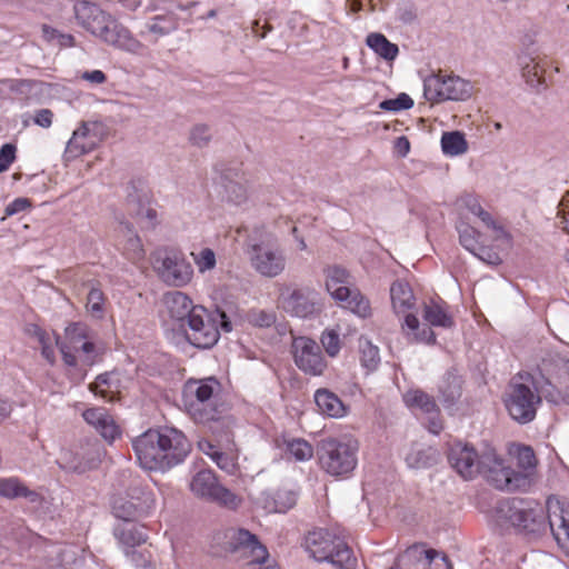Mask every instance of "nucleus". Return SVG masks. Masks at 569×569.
I'll return each instance as SVG.
<instances>
[{"label": "nucleus", "instance_id": "1", "mask_svg": "<svg viewBox=\"0 0 569 569\" xmlns=\"http://www.w3.org/2000/svg\"><path fill=\"white\" fill-rule=\"evenodd\" d=\"M499 511L521 531L539 535L549 528L559 547L569 556V506L549 498L546 508L538 503L513 501L503 505Z\"/></svg>", "mask_w": 569, "mask_h": 569}, {"label": "nucleus", "instance_id": "2", "mask_svg": "<svg viewBox=\"0 0 569 569\" xmlns=\"http://www.w3.org/2000/svg\"><path fill=\"white\" fill-rule=\"evenodd\" d=\"M140 466L147 470H166L189 452L184 436L176 429L148 430L133 441Z\"/></svg>", "mask_w": 569, "mask_h": 569}, {"label": "nucleus", "instance_id": "3", "mask_svg": "<svg viewBox=\"0 0 569 569\" xmlns=\"http://www.w3.org/2000/svg\"><path fill=\"white\" fill-rule=\"evenodd\" d=\"M74 14L86 30L104 43L131 53H139L142 50V43L98 6L79 1L74 4Z\"/></svg>", "mask_w": 569, "mask_h": 569}, {"label": "nucleus", "instance_id": "4", "mask_svg": "<svg viewBox=\"0 0 569 569\" xmlns=\"http://www.w3.org/2000/svg\"><path fill=\"white\" fill-rule=\"evenodd\" d=\"M64 365L77 367L78 365L92 366L102 355L103 345L89 330L86 325L74 322L64 328L61 338L56 339Z\"/></svg>", "mask_w": 569, "mask_h": 569}, {"label": "nucleus", "instance_id": "5", "mask_svg": "<svg viewBox=\"0 0 569 569\" xmlns=\"http://www.w3.org/2000/svg\"><path fill=\"white\" fill-rule=\"evenodd\" d=\"M303 549L316 561L329 562L338 569H355L357 566L349 547L325 529L309 531L303 540Z\"/></svg>", "mask_w": 569, "mask_h": 569}, {"label": "nucleus", "instance_id": "6", "mask_svg": "<svg viewBox=\"0 0 569 569\" xmlns=\"http://www.w3.org/2000/svg\"><path fill=\"white\" fill-rule=\"evenodd\" d=\"M219 390V382L213 378L190 379L183 388V403L190 417L199 423L220 420V412L212 406V398Z\"/></svg>", "mask_w": 569, "mask_h": 569}, {"label": "nucleus", "instance_id": "7", "mask_svg": "<svg viewBox=\"0 0 569 569\" xmlns=\"http://www.w3.org/2000/svg\"><path fill=\"white\" fill-rule=\"evenodd\" d=\"M322 272L325 290L335 301L360 317H367L370 313L369 301L357 289L349 286L350 274L346 268L328 264Z\"/></svg>", "mask_w": 569, "mask_h": 569}, {"label": "nucleus", "instance_id": "8", "mask_svg": "<svg viewBox=\"0 0 569 569\" xmlns=\"http://www.w3.org/2000/svg\"><path fill=\"white\" fill-rule=\"evenodd\" d=\"M229 332L231 325L227 320L226 313L221 311L208 312L199 307L190 315L184 328L187 340L198 348H210L214 346L219 339L218 326Z\"/></svg>", "mask_w": 569, "mask_h": 569}, {"label": "nucleus", "instance_id": "9", "mask_svg": "<svg viewBox=\"0 0 569 569\" xmlns=\"http://www.w3.org/2000/svg\"><path fill=\"white\" fill-rule=\"evenodd\" d=\"M390 298L393 311L403 317V328L408 329L416 340L433 342V331L425 327L420 329V319L412 312L416 297L411 287L401 280L393 282L390 288Z\"/></svg>", "mask_w": 569, "mask_h": 569}, {"label": "nucleus", "instance_id": "10", "mask_svg": "<svg viewBox=\"0 0 569 569\" xmlns=\"http://www.w3.org/2000/svg\"><path fill=\"white\" fill-rule=\"evenodd\" d=\"M247 252L251 267L264 278L279 277L287 268V257L283 249L269 238L261 241L249 239Z\"/></svg>", "mask_w": 569, "mask_h": 569}, {"label": "nucleus", "instance_id": "11", "mask_svg": "<svg viewBox=\"0 0 569 569\" xmlns=\"http://www.w3.org/2000/svg\"><path fill=\"white\" fill-rule=\"evenodd\" d=\"M473 84L456 74H430L423 80V93L428 101H466L473 94Z\"/></svg>", "mask_w": 569, "mask_h": 569}, {"label": "nucleus", "instance_id": "12", "mask_svg": "<svg viewBox=\"0 0 569 569\" xmlns=\"http://www.w3.org/2000/svg\"><path fill=\"white\" fill-rule=\"evenodd\" d=\"M358 445L355 441L327 439L321 442L319 461L321 468L331 476H345L357 466Z\"/></svg>", "mask_w": 569, "mask_h": 569}, {"label": "nucleus", "instance_id": "13", "mask_svg": "<svg viewBox=\"0 0 569 569\" xmlns=\"http://www.w3.org/2000/svg\"><path fill=\"white\" fill-rule=\"evenodd\" d=\"M189 489L197 498L230 510H236L242 505V498L220 485L216 475L208 469L199 470L191 477Z\"/></svg>", "mask_w": 569, "mask_h": 569}, {"label": "nucleus", "instance_id": "14", "mask_svg": "<svg viewBox=\"0 0 569 569\" xmlns=\"http://www.w3.org/2000/svg\"><path fill=\"white\" fill-rule=\"evenodd\" d=\"M277 305L286 312L299 318L311 317L320 310L317 295L313 291L291 283L279 286Z\"/></svg>", "mask_w": 569, "mask_h": 569}, {"label": "nucleus", "instance_id": "15", "mask_svg": "<svg viewBox=\"0 0 569 569\" xmlns=\"http://www.w3.org/2000/svg\"><path fill=\"white\" fill-rule=\"evenodd\" d=\"M154 506L156 498L152 491L132 487L113 499L112 510L116 517L130 521L148 515Z\"/></svg>", "mask_w": 569, "mask_h": 569}, {"label": "nucleus", "instance_id": "16", "mask_svg": "<svg viewBox=\"0 0 569 569\" xmlns=\"http://www.w3.org/2000/svg\"><path fill=\"white\" fill-rule=\"evenodd\" d=\"M102 452L98 445L92 442L73 443L60 449L57 462L67 471L84 473L98 468Z\"/></svg>", "mask_w": 569, "mask_h": 569}, {"label": "nucleus", "instance_id": "17", "mask_svg": "<svg viewBox=\"0 0 569 569\" xmlns=\"http://www.w3.org/2000/svg\"><path fill=\"white\" fill-rule=\"evenodd\" d=\"M153 268L158 276L169 286L184 287L193 278V268L182 253L176 251L157 252Z\"/></svg>", "mask_w": 569, "mask_h": 569}, {"label": "nucleus", "instance_id": "18", "mask_svg": "<svg viewBox=\"0 0 569 569\" xmlns=\"http://www.w3.org/2000/svg\"><path fill=\"white\" fill-rule=\"evenodd\" d=\"M539 402L540 397L526 383H513L505 397L509 416L520 423H527L535 418Z\"/></svg>", "mask_w": 569, "mask_h": 569}, {"label": "nucleus", "instance_id": "19", "mask_svg": "<svg viewBox=\"0 0 569 569\" xmlns=\"http://www.w3.org/2000/svg\"><path fill=\"white\" fill-rule=\"evenodd\" d=\"M109 134L108 127L100 121H83L72 132L66 148L68 159L94 150Z\"/></svg>", "mask_w": 569, "mask_h": 569}, {"label": "nucleus", "instance_id": "20", "mask_svg": "<svg viewBox=\"0 0 569 569\" xmlns=\"http://www.w3.org/2000/svg\"><path fill=\"white\" fill-rule=\"evenodd\" d=\"M224 549L230 552L242 551L251 557L252 563H264L269 553L257 537L243 528H229L222 533Z\"/></svg>", "mask_w": 569, "mask_h": 569}, {"label": "nucleus", "instance_id": "21", "mask_svg": "<svg viewBox=\"0 0 569 569\" xmlns=\"http://www.w3.org/2000/svg\"><path fill=\"white\" fill-rule=\"evenodd\" d=\"M295 363L299 369L312 376H320L327 368V362L318 343L307 337H298L292 342Z\"/></svg>", "mask_w": 569, "mask_h": 569}, {"label": "nucleus", "instance_id": "22", "mask_svg": "<svg viewBox=\"0 0 569 569\" xmlns=\"http://www.w3.org/2000/svg\"><path fill=\"white\" fill-rule=\"evenodd\" d=\"M391 569H451L447 558L421 546L408 548Z\"/></svg>", "mask_w": 569, "mask_h": 569}, {"label": "nucleus", "instance_id": "23", "mask_svg": "<svg viewBox=\"0 0 569 569\" xmlns=\"http://www.w3.org/2000/svg\"><path fill=\"white\" fill-rule=\"evenodd\" d=\"M482 465L488 467L489 480L496 488L501 490L526 489L525 478H519L516 470L506 466L496 452L485 456Z\"/></svg>", "mask_w": 569, "mask_h": 569}, {"label": "nucleus", "instance_id": "24", "mask_svg": "<svg viewBox=\"0 0 569 569\" xmlns=\"http://www.w3.org/2000/svg\"><path fill=\"white\" fill-rule=\"evenodd\" d=\"M449 461L457 472L466 478H473L480 470V461L475 449L466 443H455L449 452Z\"/></svg>", "mask_w": 569, "mask_h": 569}, {"label": "nucleus", "instance_id": "25", "mask_svg": "<svg viewBox=\"0 0 569 569\" xmlns=\"http://www.w3.org/2000/svg\"><path fill=\"white\" fill-rule=\"evenodd\" d=\"M509 453L516 461V473L519 478H525L526 488L530 487L537 475V459L533 450L527 446L513 445L510 447Z\"/></svg>", "mask_w": 569, "mask_h": 569}, {"label": "nucleus", "instance_id": "26", "mask_svg": "<svg viewBox=\"0 0 569 569\" xmlns=\"http://www.w3.org/2000/svg\"><path fill=\"white\" fill-rule=\"evenodd\" d=\"M82 416L106 440L113 441L120 435L116 421L103 408L88 409Z\"/></svg>", "mask_w": 569, "mask_h": 569}, {"label": "nucleus", "instance_id": "27", "mask_svg": "<svg viewBox=\"0 0 569 569\" xmlns=\"http://www.w3.org/2000/svg\"><path fill=\"white\" fill-rule=\"evenodd\" d=\"M521 74L530 87H539L545 83L546 68L543 60L532 53H522L519 56Z\"/></svg>", "mask_w": 569, "mask_h": 569}, {"label": "nucleus", "instance_id": "28", "mask_svg": "<svg viewBox=\"0 0 569 569\" xmlns=\"http://www.w3.org/2000/svg\"><path fill=\"white\" fill-rule=\"evenodd\" d=\"M163 303L168 315L177 320L181 321L182 325H186L188 318L193 310L198 307H193L191 300L182 292L174 291L164 296Z\"/></svg>", "mask_w": 569, "mask_h": 569}, {"label": "nucleus", "instance_id": "29", "mask_svg": "<svg viewBox=\"0 0 569 569\" xmlns=\"http://www.w3.org/2000/svg\"><path fill=\"white\" fill-rule=\"evenodd\" d=\"M421 315L420 329L425 327L432 331L431 327L450 328L453 325L451 316L435 301L423 303Z\"/></svg>", "mask_w": 569, "mask_h": 569}, {"label": "nucleus", "instance_id": "30", "mask_svg": "<svg viewBox=\"0 0 569 569\" xmlns=\"http://www.w3.org/2000/svg\"><path fill=\"white\" fill-rule=\"evenodd\" d=\"M122 382L120 373L112 371L98 376L96 380L90 383L89 389L93 393L112 401L116 398V395L120 392Z\"/></svg>", "mask_w": 569, "mask_h": 569}, {"label": "nucleus", "instance_id": "31", "mask_svg": "<svg viewBox=\"0 0 569 569\" xmlns=\"http://www.w3.org/2000/svg\"><path fill=\"white\" fill-rule=\"evenodd\" d=\"M199 450L209 457L220 469L227 472H233L237 467V458L232 453L221 451L209 440L198 442Z\"/></svg>", "mask_w": 569, "mask_h": 569}, {"label": "nucleus", "instance_id": "32", "mask_svg": "<svg viewBox=\"0 0 569 569\" xmlns=\"http://www.w3.org/2000/svg\"><path fill=\"white\" fill-rule=\"evenodd\" d=\"M405 461L410 469L421 470L436 463L437 453L431 448L413 445L405 453Z\"/></svg>", "mask_w": 569, "mask_h": 569}, {"label": "nucleus", "instance_id": "33", "mask_svg": "<svg viewBox=\"0 0 569 569\" xmlns=\"http://www.w3.org/2000/svg\"><path fill=\"white\" fill-rule=\"evenodd\" d=\"M319 410L331 418H342L347 413L343 402L332 392L318 390L315 396Z\"/></svg>", "mask_w": 569, "mask_h": 569}, {"label": "nucleus", "instance_id": "34", "mask_svg": "<svg viewBox=\"0 0 569 569\" xmlns=\"http://www.w3.org/2000/svg\"><path fill=\"white\" fill-rule=\"evenodd\" d=\"M0 497L6 499L27 498L31 502L39 499L37 492L30 490L17 478L0 479Z\"/></svg>", "mask_w": 569, "mask_h": 569}, {"label": "nucleus", "instance_id": "35", "mask_svg": "<svg viewBox=\"0 0 569 569\" xmlns=\"http://www.w3.org/2000/svg\"><path fill=\"white\" fill-rule=\"evenodd\" d=\"M442 152L449 157H458L468 152L469 143L461 131L445 132L440 140Z\"/></svg>", "mask_w": 569, "mask_h": 569}, {"label": "nucleus", "instance_id": "36", "mask_svg": "<svg viewBox=\"0 0 569 569\" xmlns=\"http://www.w3.org/2000/svg\"><path fill=\"white\" fill-rule=\"evenodd\" d=\"M366 43L375 53L387 61L395 60L399 53L398 46L378 32L369 33Z\"/></svg>", "mask_w": 569, "mask_h": 569}, {"label": "nucleus", "instance_id": "37", "mask_svg": "<svg viewBox=\"0 0 569 569\" xmlns=\"http://www.w3.org/2000/svg\"><path fill=\"white\" fill-rule=\"evenodd\" d=\"M320 342L329 357H337L343 347L341 326L335 325L326 328L321 333Z\"/></svg>", "mask_w": 569, "mask_h": 569}, {"label": "nucleus", "instance_id": "38", "mask_svg": "<svg viewBox=\"0 0 569 569\" xmlns=\"http://www.w3.org/2000/svg\"><path fill=\"white\" fill-rule=\"evenodd\" d=\"M224 202L233 207H242L249 200V192L246 184L239 181H228L221 193Z\"/></svg>", "mask_w": 569, "mask_h": 569}, {"label": "nucleus", "instance_id": "39", "mask_svg": "<svg viewBox=\"0 0 569 569\" xmlns=\"http://www.w3.org/2000/svg\"><path fill=\"white\" fill-rule=\"evenodd\" d=\"M406 406L412 410L432 412L436 408L435 401L420 389H409L402 396Z\"/></svg>", "mask_w": 569, "mask_h": 569}, {"label": "nucleus", "instance_id": "40", "mask_svg": "<svg viewBox=\"0 0 569 569\" xmlns=\"http://www.w3.org/2000/svg\"><path fill=\"white\" fill-rule=\"evenodd\" d=\"M458 232L460 243L471 252H475L479 244H486L483 231H478L476 227L467 222L459 224Z\"/></svg>", "mask_w": 569, "mask_h": 569}, {"label": "nucleus", "instance_id": "41", "mask_svg": "<svg viewBox=\"0 0 569 569\" xmlns=\"http://www.w3.org/2000/svg\"><path fill=\"white\" fill-rule=\"evenodd\" d=\"M190 256L198 272L201 274L210 272L217 267V254L214 250L209 247H202L197 251H192Z\"/></svg>", "mask_w": 569, "mask_h": 569}, {"label": "nucleus", "instance_id": "42", "mask_svg": "<svg viewBox=\"0 0 569 569\" xmlns=\"http://www.w3.org/2000/svg\"><path fill=\"white\" fill-rule=\"evenodd\" d=\"M359 350L361 365L369 371L377 369L380 362V353L378 347L375 346L368 338H360Z\"/></svg>", "mask_w": 569, "mask_h": 569}, {"label": "nucleus", "instance_id": "43", "mask_svg": "<svg viewBox=\"0 0 569 569\" xmlns=\"http://www.w3.org/2000/svg\"><path fill=\"white\" fill-rule=\"evenodd\" d=\"M106 298L99 288H91L86 302V312L92 319L100 320L104 317Z\"/></svg>", "mask_w": 569, "mask_h": 569}, {"label": "nucleus", "instance_id": "44", "mask_svg": "<svg viewBox=\"0 0 569 569\" xmlns=\"http://www.w3.org/2000/svg\"><path fill=\"white\" fill-rule=\"evenodd\" d=\"M284 443L286 453L297 461H307L313 456L312 447L303 439H289Z\"/></svg>", "mask_w": 569, "mask_h": 569}, {"label": "nucleus", "instance_id": "45", "mask_svg": "<svg viewBox=\"0 0 569 569\" xmlns=\"http://www.w3.org/2000/svg\"><path fill=\"white\" fill-rule=\"evenodd\" d=\"M211 130L207 124H194L189 132V141L198 147L203 148L211 141Z\"/></svg>", "mask_w": 569, "mask_h": 569}, {"label": "nucleus", "instance_id": "46", "mask_svg": "<svg viewBox=\"0 0 569 569\" xmlns=\"http://www.w3.org/2000/svg\"><path fill=\"white\" fill-rule=\"evenodd\" d=\"M482 228H483L486 243L488 242V239H491V240L498 242L497 246H503V244L509 243L507 232L502 228L498 227L492 221L491 218L489 221L482 223Z\"/></svg>", "mask_w": 569, "mask_h": 569}, {"label": "nucleus", "instance_id": "47", "mask_svg": "<svg viewBox=\"0 0 569 569\" xmlns=\"http://www.w3.org/2000/svg\"><path fill=\"white\" fill-rule=\"evenodd\" d=\"M296 501L297 498L295 492L290 490H279L273 497L272 510L274 512H286L296 505Z\"/></svg>", "mask_w": 569, "mask_h": 569}, {"label": "nucleus", "instance_id": "48", "mask_svg": "<svg viewBox=\"0 0 569 569\" xmlns=\"http://www.w3.org/2000/svg\"><path fill=\"white\" fill-rule=\"evenodd\" d=\"M460 204L466 208L472 216L478 218L481 223L490 220V214L483 210L479 200L473 196L467 194L460 199Z\"/></svg>", "mask_w": 569, "mask_h": 569}, {"label": "nucleus", "instance_id": "49", "mask_svg": "<svg viewBox=\"0 0 569 569\" xmlns=\"http://www.w3.org/2000/svg\"><path fill=\"white\" fill-rule=\"evenodd\" d=\"M413 106V100L406 93H400L395 99H389L380 102L379 108L388 111H400L410 109Z\"/></svg>", "mask_w": 569, "mask_h": 569}, {"label": "nucleus", "instance_id": "50", "mask_svg": "<svg viewBox=\"0 0 569 569\" xmlns=\"http://www.w3.org/2000/svg\"><path fill=\"white\" fill-rule=\"evenodd\" d=\"M124 250L129 258L137 262L144 257V249L139 236L131 233L124 244Z\"/></svg>", "mask_w": 569, "mask_h": 569}, {"label": "nucleus", "instance_id": "51", "mask_svg": "<svg viewBox=\"0 0 569 569\" xmlns=\"http://www.w3.org/2000/svg\"><path fill=\"white\" fill-rule=\"evenodd\" d=\"M53 118L54 114L50 109H38L32 116L23 119V124L26 127L29 126V120L31 119L34 124L48 129L52 126Z\"/></svg>", "mask_w": 569, "mask_h": 569}, {"label": "nucleus", "instance_id": "52", "mask_svg": "<svg viewBox=\"0 0 569 569\" xmlns=\"http://www.w3.org/2000/svg\"><path fill=\"white\" fill-rule=\"evenodd\" d=\"M556 223L569 234V193L563 196L558 204Z\"/></svg>", "mask_w": 569, "mask_h": 569}, {"label": "nucleus", "instance_id": "53", "mask_svg": "<svg viewBox=\"0 0 569 569\" xmlns=\"http://www.w3.org/2000/svg\"><path fill=\"white\" fill-rule=\"evenodd\" d=\"M57 338L58 337L52 338L47 331H44V333L41 336V338H39L37 341L41 347V355L50 363L56 362V353H54L53 345H56Z\"/></svg>", "mask_w": 569, "mask_h": 569}, {"label": "nucleus", "instance_id": "54", "mask_svg": "<svg viewBox=\"0 0 569 569\" xmlns=\"http://www.w3.org/2000/svg\"><path fill=\"white\" fill-rule=\"evenodd\" d=\"M119 540L127 546H137L144 541L141 532H138L133 526L123 528L118 532Z\"/></svg>", "mask_w": 569, "mask_h": 569}, {"label": "nucleus", "instance_id": "55", "mask_svg": "<svg viewBox=\"0 0 569 569\" xmlns=\"http://www.w3.org/2000/svg\"><path fill=\"white\" fill-rule=\"evenodd\" d=\"M440 391L443 395L446 401H455L460 397V382L457 378H453L451 381L445 382L443 386L440 387Z\"/></svg>", "mask_w": 569, "mask_h": 569}, {"label": "nucleus", "instance_id": "56", "mask_svg": "<svg viewBox=\"0 0 569 569\" xmlns=\"http://www.w3.org/2000/svg\"><path fill=\"white\" fill-rule=\"evenodd\" d=\"M274 320L273 313L263 310L253 311L250 316V321L258 327H270Z\"/></svg>", "mask_w": 569, "mask_h": 569}, {"label": "nucleus", "instance_id": "57", "mask_svg": "<svg viewBox=\"0 0 569 569\" xmlns=\"http://www.w3.org/2000/svg\"><path fill=\"white\" fill-rule=\"evenodd\" d=\"M16 148L12 144H4L0 150V172L8 169L14 159Z\"/></svg>", "mask_w": 569, "mask_h": 569}, {"label": "nucleus", "instance_id": "58", "mask_svg": "<svg viewBox=\"0 0 569 569\" xmlns=\"http://www.w3.org/2000/svg\"><path fill=\"white\" fill-rule=\"evenodd\" d=\"M393 152L399 158L407 157V154L410 152V142L407 137L401 136L393 141Z\"/></svg>", "mask_w": 569, "mask_h": 569}, {"label": "nucleus", "instance_id": "59", "mask_svg": "<svg viewBox=\"0 0 569 569\" xmlns=\"http://www.w3.org/2000/svg\"><path fill=\"white\" fill-rule=\"evenodd\" d=\"M81 78L94 84H100L106 81V74L100 70L86 71L81 74Z\"/></svg>", "mask_w": 569, "mask_h": 569}, {"label": "nucleus", "instance_id": "60", "mask_svg": "<svg viewBox=\"0 0 569 569\" xmlns=\"http://www.w3.org/2000/svg\"><path fill=\"white\" fill-rule=\"evenodd\" d=\"M29 201L27 199H17L14 200L12 203H10L7 208H6V214L7 216H12L17 212H20V211H23L24 209H27L29 207Z\"/></svg>", "mask_w": 569, "mask_h": 569}, {"label": "nucleus", "instance_id": "61", "mask_svg": "<svg viewBox=\"0 0 569 569\" xmlns=\"http://www.w3.org/2000/svg\"><path fill=\"white\" fill-rule=\"evenodd\" d=\"M23 331L29 338H32L38 341V339L41 338L46 330H43L36 323H28L24 326Z\"/></svg>", "mask_w": 569, "mask_h": 569}, {"label": "nucleus", "instance_id": "62", "mask_svg": "<svg viewBox=\"0 0 569 569\" xmlns=\"http://www.w3.org/2000/svg\"><path fill=\"white\" fill-rule=\"evenodd\" d=\"M12 411V405L3 399H0V422L9 418Z\"/></svg>", "mask_w": 569, "mask_h": 569}, {"label": "nucleus", "instance_id": "63", "mask_svg": "<svg viewBox=\"0 0 569 569\" xmlns=\"http://www.w3.org/2000/svg\"><path fill=\"white\" fill-rule=\"evenodd\" d=\"M536 43V40H535V37L532 34H529V33H525L521 38V46L523 48L525 51H527V53H531V48L535 46ZM532 54H533V51H532Z\"/></svg>", "mask_w": 569, "mask_h": 569}, {"label": "nucleus", "instance_id": "64", "mask_svg": "<svg viewBox=\"0 0 569 569\" xmlns=\"http://www.w3.org/2000/svg\"><path fill=\"white\" fill-rule=\"evenodd\" d=\"M42 34L47 41H53L56 39H59V36H60V33L56 29H53L49 26L42 27Z\"/></svg>", "mask_w": 569, "mask_h": 569}]
</instances>
